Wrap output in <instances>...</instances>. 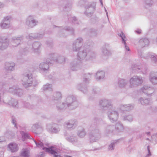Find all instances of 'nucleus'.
I'll use <instances>...</instances> for the list:
<instances>
[{
    "label": "nucleus",
    "instance_id": "obj_34",
    "mask_svg": "<svg viewBox=\"0 0 157 157\" xmlns=\"http://www.w3.org/2000/svg\"><path fill=\"white\" fill-rule=\"evenodd\" d=\"M21 157H29L30 151L27 149H23L20 153Z\"/></svg>",
    "mask_w": 157,
    "mask_h": 157
},
{
    "label": "nucleus",
    "instance_id": "obj_58",
    "mask_svg": "<svg viewBox=\"0 0 157 157\" xmlns=\"http://www.w3.org/2000/svg\"><path fill=\"white\" fill-rule=\"evenodd\" d=\"M12 122L13 124L14 125V127L16 128H17L16 119L14 117H12Z\"/></svg>",
    "mask_w": 157,
    "mask_h": 157
},
{
    "label": "nucleus",
    "instance_id": "obj_14",
    "mask_svg": "<svg viewBox=\"0 0 157 157\" xmlns=\"http://www.w3.org/2000/svg\"><path fill=\"white\" fill-rule=\"evenodd\" d=\"M10 43L9 39L5 36L0 37V50H4L6 49Z\"/></svg>",
    "mask_w": 157,
    "mask_h": 157
},
{
    "label": "nucleus",
    "instance_id": "obj_31",
    "mask_svg": "<svg viewBox=\"0 0 157 157\" xmlns=\"http://www.w3.org/2000/svg\"><path fill=\"white\" fill-rule=\"evenodd\" d=\"M118 35L119 36L121 37L122 43L124 44L125 48L126 50L128 51H130V49L129 47L127 46L126 45V40L124 39V38H125V36L124 34L122 32H121V33L118 34Z\"/></svg>",
    "mask_w": 157,
    "mask_h": 157
},
{
    "label": "nucleus",
    "instance_id": "obj_35",
    "mask_svg": "<svg viewBox=\"0 0 157 157\" xmlns=\"http://www.w3.org/2000/svg\"><path fill=\"white\" fill-rule=\"evenodd\" d=\"M149 78L150 81L154 84H157V76L153 75V72H151L149 75Z\"/></svg>",
    "mask_w": 157,
    "mask_h": 157
},
{
    "label": "nucleus",
    "instance_id": "obj_27",
    "mask_svg": "<svg viewBox=\"0 0 157 157\" xmlns=\"http://www.w3.org/2000/svg\"><path fill=\"white\" fill-rule=\"evenodd\" d=\"M44 35L38 34L36 33H30L26 36L27 39L33 40L36 39H40L43 37Z\"/></svg>",
    "mask_w": 157,
    "mask_h": 157
},
{
    "label": "nucleus",
    "instance_id": "obj_29",
    "mask_svg": "<svg viewBox=\"0 0 157 157\" xmlns=\"http://www.w3.org/2000/svg\"><path fill=\"white\" fill-rule=\"evenodd\" d=\"M22 138V140L23 141H24L27 139H32V138L30 135V134L26 132L23 131L20 132Z\"/></svg>",
    "mask_w": 157,
    "mask_h": 157
},
{
    "label": "nucleus",
    "instance_id": "obj_25",
    "mask_svg": "<svg viewBox=\"0 0 157 157\" xmlns=\"http://www.w3.org/2000/svg\"><path fill=\"white\" fill-rule=\"evenodd\" d=\"M149 43V41L147 38H143L140 39L138 42L140 47L143 48L147 46Z\"/></svg>",
    "mask_w": 157,
    "mask_h": 157
},
{
    "label": "nucleus",
    "instance_id": "obj_22",
    "mask_svg": "<svg viewBox=\"0 0 157 157\" xmlns=\"http://www.w3.org/2000/svg\"><path fill=\"white\" fill-rule=\"evenodd\" d=\"M109 48V46L108 44H105L103 45L101 48L102 56H107L111 55Z\"/></svg>",
    "mask_w": 157,
    "mask_h": 157
},
{
    "label": "nucleus",
    "instance_id": "obj_55",
    "mask_svg": "<svg viewBox=\"0 0 157 157\" xmlns=\"http://www.w3.org/2000/svg\"><path fill=\"white\" fill-rule=\"evenodd\" d=\"M81 85V84L78 85V89L81 90L83 93H86L87 91V90L86 87H85L84 88H83L82 87H80V86H82Z\"/></svg>",
    "mask_w": 157,
    "mask_h": 157
},
{
    "label": "nucleus",
    "instance_id": "obj_50",
    "mask_svg": "<svg viewBox=\"0 0 157 157\" xmlns=\"http://www.w3.org/2000/svg\"><path fill=\"white\" fill-rule=\"evenodd\" d=\"M11 18V17L10 16L5 17L2 20L1 22L10 25V20Z\"/></svg>",
    "mask_w": 157,
    "mask_h": 157
},
{
    "label": "nucleus",
    "instance_id": "obj_51",
    "mask_svg": "<svg viewBox=\"0 0 157 157\" xmlns=\"http://www.w3.org/2000/svg\"><path fill=\"white\" fill-rule=\"evenodd\" d=\"M0 26L2 29H7L10 27V25L1 22L0 23Z\"/></svg>",
    "mask_w": 157,
    "mask_h": 157
},
{
    "label": "nucleus",
    "instance_id": "obj_44",
    "mask_svg": "<svg viewBox=\"0 0 157 157\" xmlns=\"http://www.w3.org/2000/svg\"><path fill=\"white\" fill-rule=\"evenodd\" d=\"M86 134V132L84 128L78 130L77 132V135L81 138L84 137Z\"/></svg>",
    "mask_w": 157,
    "mask_h": 157
},
{
    "label": "nucleus",
    "instance_id": "obj_52",
    "mask_svg": "<svg viewBox=\"0 0 157 157\" xmlns=\"http://www.w3.org/2000/svg\"><path fill=\"white\" fill-rule=\"evenodd\" d=\"M52 84L47 83L46 85L44 86L43 89L44 90H51L52 89Z\"/></svg>",
    "mask_w": 157,
    "mask_h": 157
},
{
    "label": "nucleus",
    "instance_id": "obj_21",
    "mask_svg": "<svg viewBox=\"0 0 157 157\" xmlns=\"http://www.w3.org/2000/svg\"><path fill=\"white\" fill-rule=\"evenodd\" d=\"M86 11L85 13L86 15L90 16L95 10V6H93L92 4H89L86 7Z\"/></svg>",
    "mask_w": 157,
    "mask_h": 157
},
{
    "label": "nucleus",
    "instance_id": "obj_5",
    "mask_svg": "<svg viewBox=\"0 0 157 157\" xmlns=\"http://www.w3.org/2000/svg\"><path fill=\"white\" fill-rule=\"evenodd\" d=\"M98 105L102 110H107L113 108V105L111 100L105 98L100 99Z\"/></svg>",
    "mask_w": 157,
    "mask_h": 157
},
{
    "label": "nucleus",
    "instance_id": "obj_41",
    "mask_svg": "<svg viewBox=\"0 0 157 157\" xmlns=\"http://www.w3.org/2000/svg\"><path fill=\"white\" fill-rule=\"evenodd\" d=\"M139 101H140L141 104L145 105L150 104L151 102L150 99L146 98L144 99L143 98H140L139 100Z\"/></svg>",
    "mask_w": 157,
    "mask_h": 157
},
{
    "label": "nucleus",
    "instance_id": "obj_60",
    "mask_svg": "<svg viewBox=\"0 0 157 157\" xmlns=\"http://www.w3.org/2000/svg\"><path fill=\"white\" fill-rule=\"evenodd\" d=\"M86 1V0H81L79 2L78 5L80 6H81L82 5H84Z\"/></svg>",
    "mask_w": 157,
    "mask_h": 157
},
{
    "label": "nucleus",
    "instance_id": "obj_9",
    "mask_svg": "<svg viewBox=\"0 0 157 157\" xmlns=\"http://www.w3.org/2000/svg\"><path fill=\"white\" fill-rule=\"evenodd\" d=\"M41 44L38 42H34L30 49H28V47H26L24 49V51L25 52L26 51H31L32 52L39 54L40 52V48L41 47Z\"/></svg>",
    "mask_w": 157,
    "mask_h": 157
},
{
    "label": "nucleus",
    "instance_id": "obj_49",
    "mask_svg": "<svg viewBox=\"0 0 157 157\" xmlns=\"http://www.w3.org/2000/svg\"><path fill=\"white\" fill-rule=\"evenodd\" d=\"M15 94L18 96H21L23 94V91L21 89L19 88L18 86L16 88V90L15 91Z\"/></svg>",
    "mask_w": 157,
    "mask_h": 157
},
{
    "label": "nucleus",
    "instance_id": "obj_45",
    "mask_svg": "<svg viewBox=\"0 0 157 157\" xmlns=\"http://www.w3.org/2000/svg\"><path fill=\"white\" fill-rule=\"evenodd\" d=\"M40 127V126L38 124H34L32 127V131L33 132L37 134L38 132L37 131V130Z\"/></svg>",
    "mask_w": 157,
    "mask_h": 157
},
{
    "label": "nucleus",
    "instance_id": "obj_56",
    "mask_svg": "<svg viewBox=\"0 0 157 157\" xmlns=\"http://www.w3.org/2000/svg\"><path fill=\"white\" fill-rule=\"evenodd\" d=\"M131 68L133 71H134L135 72H139V70H140V68H139V67L137 66V65L134 64L132 65L131 67Z\"/></svg>",
    "mask_w": 157,
    "mask_h": 157
},
{
    "label": "nucleus",
    "instance_id": "obj_17",
    "mask_svg": "<svg viewBox=\"0 0 157 157\" xmlns=\"http://www.w3.org/2000/svg\"><path fill=\"white\" fill-rule=\"evenodd\" d=\"M49 58H51V61L63 64L65 61V58L63 56H59L56 58L55 57V55L54 54H51L49 55Z\"/></svg>",
    "mask_w": 157,
    "mask_h": 157
},
{
    "label": "nucleus",
    "instance_id": "obj_28",
    "mask_svg": "<svg viewBox=\"0 0 157 157\" xmlns=\"http://www.w3.org/2000/svg\"><path fill=\"white\" fill-rule=\"evenodd\" d=\"M128 82L127 80L122 79L119 78L117 84H118V86L121 88H124L127 84Z\"/></svg>",
    "mask_w": 157,
    "mask_h": 157
},
{
    "label": "nucleus",
    "instance_id": "obj_7",
    "mask_svg": "<svg viewBox=\"0 0 157 157\" xmlns=\"http://www.w3.org/2000/svg\"><path fill=\"white\" fill-rule=\"evenodd\" d=\"M130 87H132L140 85L143 82L142 77L140 76H134L129 80Z\"/></svg>",
    "mask_w": 157,
    "mask_h": 157
},
{
    "label": "nucleus",
    "instance_id": "obj_47",
    "mask_svg": "<svg viewBox=\"0 0 157 157\" xmlns=\"http://www.w3.org/2000/svg\"><path fill=\"white\" fill-rule=\"evenodd\" d=\"M144 6L146 8L151 6L152 4V0H144Z\"/></svg>",
    "mask_w": 157,
    "mask_h": 157
},
{
    "label": "nucleus",
    "instance_id": "obj_40",
    "mask_svg": "<svg viewBox=\"0 0 157 157\" xmlns=\"http://www.w3.org/2000/svg\"><path fill=\"white\" fill-rule=\"evenodd\" d=\"M48 131L52 133H57L60 131V129L59 127H52L51 128H48Z\"/></svg>",
    "mask_w": 157,
    "mask_h": 157
},
{
    "label": "nucleus",
    "instance_id": "obj_59",
    "mask_svg": "<svg viewBox=\"0 0 157 157\" xmlns=\"http://www.w3.org/2000/svg\"><path fill=\"white\" fill-rule=\"evenodd\" d=\"M25 106L26 107L29 109H33V105H30V103L28 102L26 103L25 104Z\"/></svg>",
    "mask_w": 157,
    "mask_h": 157
},
{
    "label": "nucleus",
    "instance_id": "obj_64",
    "mask_svg": "<svg viewBox=\"0 0 157 157\" xmlns=\"http://www.w3.org/2000/svg\"><path fill=\"white\" fill-rule=\"evenodd\" d=\"M147 151L148 152V153L147 155V156L148 157H149L151 155V154L150 151V147L149 146H148L147 147Z\"/></svg>",
    "mask_w": 157,
    "mask_h": 157
},
{
    "label": "nucleus",
    "instance_id": "obj_39",
    "mask_svg": "<svg viewBox=\"0 0 157 157\" xmlns=\"http://www.w3.org/2000/svg\"><path fill=\"white\" fill-rule=\"evenodd\" d=\"M118 140L112 141L109 145L108 150L109 151H112L114 149L115 146L117 144Z\"/></svg>",
    "mask_w": 157,
    "mask_h": 157
},
{
    "label": "nucleus",
    "instance_id": "obj_6",
    "mask_svg": "<svg viewBox=\"0 0 157 157\" xmlns=\"http://www.w3.org/2000/svg\"><path fill=\"white\" fill-rule=\"evenodd\" d=\"M101 138V134L98 127H96L90 134V142L93 143L98 140Z\"/></svg>",
    "mask_w": 157,
    "mask_h": 157
},
{
    "label": "nucleus",
    "instance_id": "obj_19",
    "mask_svg": "<svg viewBox=\"0 0 157 157\" xmlns=\"http://www.w3.org/2000/svg\"><path fill=\"white\" fill-rule=\"evenodd\" d=\"M23 40L22 36L19 37L14 36L12 38L11 44L13 46L17 47L22 42Z\"/></svg>",
    "mask_w": 157,
    "mask_h": 157
},
{
    "label": "nucleus",
    "instance_id": "obj_30",
    "mask_svg": "<svg viewBox=\"0 0 157 157\" xmlns=\"http://www.w3.org/2000/svg\"><path fill=\"white\" fill-rule=\"evenodd\" d=\"M9 150L12 152L17 151L18 149L17 145L15 143H10L8 146Z\"/></svg>",
    "mask_w": 157,
    "mask_h": 157
},
{
    "label": "nucleus",
    "instance_id": "obj_53",
    "mask_svg": "<svg viewBox=\"0 0 157 157\" xmlns=\"http://www.w3.org/2000/svg\"><path fill=\"white\" fill-rule=\"evenodd\" d=\"M4 85V83L3 82H0V104H2L3 102L1 100V95L2 94H3V90H2L3 86Z\"/></svg>",
    "mask_w": 157,
    "mask_h": 157
},
{
    "label": "nucleus",
    "instance_id": "obj_24",
    "mask_svg": "<svg viewBox=\"0 0 157 157\" xmlns=\"http://www.w3.org/2000/svg\"><path fill=\"white\" fill-rule=\"evenodd\" d=\"M62 98L61 93L59 92H55L53 95L52 100L54 102L57 103Z\"/></svg>",
    "mask_w": 157,
    "mask_h": 157
},
{
    "label": "nucleus",
    "instance_id": "obj_62",
    "mask_svg": "<svg viewBox=\"0 0 157 157\" xmlns=\"http://www.w3.org/2000/svg\"><path fill=\"white\" fill-rule=\"evenodd\" d=\"M32 85H33L34 86H35L38 84V82L36 80H33L32 82Z\"/></svg>",
    "mask_w": 157,
    "mask_h": 157
},
{
    "label": "nucleus",
    "instance_id": "obj_32",
    "mask_svg": "<svg viewBox=\"0 0 157 157\" xmlns=\"http://www.w3.org/2000/svg\"><path fill=\"white\" fill-rule=\"evenodd\" d=\"M116 131L118 132H122L124 130V127L121 122L117 123L114 126Z\"/></svg>",
    "mask_w": 157,
    "mask_h": 157
},
{
    "label": "nucleus",
    "instance_id": "obj_15",
    "mask_svg": "<svg viewBox=\"0 0 157 157\" xmlns=\"http://www.w3.org/2000/svg\"><path fill=\"white\" fill-rule=\"evenodd\" d=\"M77 124V122L75 120L71 119L65 122L63 125L68 129H73L76 127Z\"/></svg>",
    "mask_w": 157,
    "mask_h": 157
},
{
    "label": "nucleus",
    "instance_id": "obj_12",
    "mask_svg": "<svg viewBox=\"0 0 157 157\" xmlns=\"http://www.w3.org/2000/svg\"><path fill=\"white\" fill-rule=\"evenodd\" d=\"M38 21L36 20L34 18L33 16L30 15L28 17L26 20V24L29 27L31 28H33L36 25Z\"/></svg>",
    "mask_w": 157,
    "mask_h": 157
},
{
    "label": "nucleus",
    "instance_id": "obj_23",
    "mask_svg": "<svg viewBox=\"0 0 157 157\" xmlns=\"http://www.w3.org/2000/svg\"><path fill=\"white\" fill-rule=\"evenodd\" d=\"M15 64L13 62H6L5 64L4 68L9 71H13L15 69Z\"/></svg>",
    "mask_w": 157,
    "mask_h": 157
},
{
    "label": "nucleus",
    "instance_id": "obj_36",
    "mask_svg": "<svg viewBox=\"0 0 157 157\" xmlns=\"http://www.w3.org/2000/svg\"><path fill=\"white\" fill-rule=\"evenodd\" d=\"M71 68L73 71H76L79 69V65L77 61L75 60L72 62L71 64Z\"/></svg>",
    "mask_w": 157,
    "mask_h": 157
},
{
    "label": "nucleus",
    "instance_id": "obj_48",
    "mask_svg": "<svg viewBox=\"0 0 157 157\" xmlns=\"http://www.w3.org/2000/svg\"><path fill=\"white\" fill-rule=\"evenodd\" d=\"M133 117L132 115H126L124 117V121H127L129 122H131L133 121Z\"/></svg>",
    "mask_w": 157,
    "mask_h": 157
},
{
    "label": "nucleus",
    "instance_id": "obj_63",
    "mask_svg": "<svg viewBox=\"0 0 157 157\" xmlns=\"http://www.w3.org/2000/svg\"><path fill=\"white\" fill-rule=\"evenodd\" d=\"M147 151L148 152V153L147 155V156L148 157H149L151 155V154L150 151V147L149 146H148L147 147Z\"/></svg>",
    "mask_w": 157,
    "mask_h": 157
},
{
    "label": "nucleus",
    "instance_id": "obj_20",
    "mask_svg": "<svg viewBox=\"0 0 157 157\" xmlns=\"http://www.w3.org/2000/svg\"><path fill=\"white\" fill-rule=\"evenodd\" d=\"M64 136L66 140L69 142L75 143L78 141V139L76 136L73 135L69 136L66 131L64 132Z\"/></svg>",
    "mask_w": 157,
    "mask_h": 157
},
{
    "label": "nucleus",
    "instance_id": "obj_54",
    "mask_svg": "<svg viewBox=\"0 0 157 157\" xmlns=\"http://www.w3.org/2000/svg\"><path fill=\"white\" fill-rule=\"evenodd\" d=\"M16 88H17V86H13L12 87H10L9 88L8 91L10 93L15 94V91L16 90Z\"/></svg>",
    "mask_w": 157,
    "mask_h": 157
},
{
    "label": "nucleus",
    "instance_id": "obj_33",
    "mask_svg": "<svg viewBox=\"0 0 157 157\" xmlns=\"http://www.w3.org/2000/svg\"><path fill=\"white\" fill-rule=\"evenodd\" d=\"M105 75V72L102 71H98L96 74L95 78L97 80H99L103 79Z\"/></svg>",
    "mask_w": 157,
    "mask_h": 157
},
{
    "label": "nucleus",
    "instance_id": "obj_46",
    "mask_svg": "<svg viewBox=\"0 0 157 157\" xmlns=\"http://www.w3.org/2000/svg\"><path fill=\"white\" fill-rule=\"evenodd\" d=\"M92 75L91 73H87L85 74L83 76V82H85L86 83L88 82L90 80V78Z\"/></svg>",
    "mask_w": 157,
    "mask_h": 157
},
{
    "label": "nucleus",
    "instance_id": "obj_16",
    "mask_svg": "<svg viewBox=\"0 0 157 157\" xmlns=\"http://www.w3.org/2000/svg\"><path fill=\"white\" fill-rule=\"evenodd\" d=\"M52 63L51 61V58H47L46 62H42L39 65V67L41 71H48L49 68V64H51Z\"/></svg>",
    "mask_w": 157,
    "mask_h": 157
},
{
    "label": "nucleus",
    "instance_id": "obj_4",
    "mask_svg": "<svg viewBox=\"0 0 157 157\" xmlns=\"http://www.w3.org/2000/svg\"><path fill=\"white\" fill-rule=\"evenodd\" d=\"M22 84L25 88L32 85L33 78L32 74L27 72L23 74L21 76Z\"/></svg>",
    "mask_w": 157,
    "mask_h": 157
},
{
    "label": "nucleus",
    "instance_id": "obj_13",
    "mask_svg": "<svg viewBox=\"0 0 157 157\" xmlns=\"http://www.w3.org/2000/svg\"><path fill=\"white\" fill-rule=\"evenodd\" d=\"M140 91L148 96H150L154 92V90L152 86L148 85H145L141 89Z\"/></svg>",
    "mask_w": 157,
    "mask_h": 157
},
{
    "label": "nucleus",
    "instance_id": "obj_2",
    "mask_svg": "<svg viewBox=\"0 0 157 157\" xmlns=\"http://www.w3.org/2000/svg\"><path fill=\"white\" fill-rule=\"evenodd\" d=\"M33 140L35 142L36 147L38 148H42L46 152L51 154L53 156V157H62L59 155H58L57 152L54 150L53 147L51 146L49 147H44L43 143L40 141L36 140L34 139H33Z\"/></svg>",
    "mask_w": 157,
    "mask_h": 157
},
{
    "label": "nucleus",
    "instance_id": "obj_43",
    "mask_svg": "<svg viewBox=\"0 0 157 157\" xmlns=\"http://www.w3.org/2000/svg\"><path fill=\"white\" fill-rule=\"evenodd\" d=\"M148 55L152 62L155 63H157V55L155 54L151 53L149 54Z\"/></svg>",
    "mask_w": 157,
    "mask_h": 157
},
{
    "label": "nucleus",
    "instance_id": "obj_26",
    "mask_svg": "<svg viewBox=\"0 0 157 157\" xmlns=\"http://www.w3.org/2000/svg\"><path fill=\"white\" fill-rule=\"evenodd\" d=\"M116 130L114 126L113 125H108L105 129V133L106 136L109 134L113 133Z\"/></svg>",
    "mask_w": 157,
    "mask_h": 157
},
{
    "label": "nucleus",
    "instance_id": "obj_61",
    "mask_svg": "<svg viewBox=\"0 0 157 157\" xmlns=\"http://www.w3.org/2000/svg\"><path fill=\"white\" fill-rule=\"evenodd\" d=\"M45 156V153L44 152H42L39 153L37 155V157H44Z\"/></svg>",
    "mask_w": 157,
    "mask_h": 157
},
{
    "label": "nucleus",
    "instance_id": "obj_57",
    "mask_svg": "<svg viewBox=\"0 0 157 157\" xmlns=\"http://www.w3.org/2000/svg\"><path fill=\"white\" fill-rule=\"evenodd\" d=\"M100 90L99 88L95 87L93 89V93L94 94H99L100 93Z\"/></svg>",
    "mask_w": 157,
    "mask_h": 157
},
{
    "label": "nucleus",
    "instance_id": "obj_42",
    "mask_svg": "<svg viewBox=\"0 0 157 157\" xmlns=\"http://www.w3.org/2000/svg\"><path fill=\"white\" fill-rule=\"evenodd\" d=\"M88 34L91 37L96 36L98 34L97 30L94 28H91L89 30Z\"/></svg>",
    "mask_w": 157,
    "mask_h": 157
},
{
    "label": "nucleus",
    "instance_id": "obj_3",
    "mask_svg": "<svg viewBox=\"0 0 157 157\" xmlns=\"http://www.w3.org/2000/svg\"><path fill=\"white\" fill-rule=\"evenodd\" d=\"M65 104L69 110H73L78 106V102L76 98L73 95L67 96L65 101Z\"/></svg>",
    "mask_w": 157,
    "mask_h": 157
},
{
    "label": "nucleus",
    "instance_id": "obj_37",
    "mask_svg": "<svg viewBox=\"0 0 157 157\" xmlns=\"http://www.w3.org/2000/svg\"><path fill=\"white\" fill-rule=\"evenodd\" d=\"M133 108V105L131 104L122 105L121 106V108L123 111H129Z\"/></svg>",
    "mask_w": 157,
    "mask_h": 157
},
{
    "label": "nucleus",
    "instance_id": "obj_10",
    "mask_svg": "<svg viewBox=\"0 0 157 157\" xmlns=\"http://www.w3.org/2000/svg\"><path fill=\"white\" fill-rule=\"evenodd\" d=\"M107 115L110 121L112 122H114L117 121L118 118L119 114L117 111L115 110L109 111Z\"/></svg>",
    "mask_w": 157,
    "mask_h": 157
},
{
    "label": "nucleus",
    "instance_id": "obj_1",
    "mask_svg": "<svg viewBox=\"0 0 157 157\" xmlns=\"http://www.w3.org/2000/svg\"><path fill=\"white\" fill-rule=\"evenodd\" d=\"M77 56L78 59L80 60L84 59H86V60H89L95 56V54L93 51L84 48V49L79 51Z\"/></svg>",
    "mask_w": 157,
    "mask_h": 157
},
{
    "label": "nucleus",
    "instance_id": "obj_11",
    "mask_svg": "<svg viewBox=\"0 0 157 157\" xmlns=\"http://www.w3.org/2000/svg\"><path fill=\"white\" fill-rule=\"evenodd\" d=\"M83 43V40L81 37H79L73 43L72 49L74 51L77 52L80 50Z\"/></svg>",
    "mask_w": 157,
    "mask_h": 157
},
{
    "label": "nucleus",
    "instance_id": "obj_18",
    "mask_svg": "<svg viewBox=\"0 0 157 157\" xmlns=\"http://www.w3.org/2000/svg\"><path fill=\"white\" fill-rule=\"evenodd\" d=\"M3 102L8 104L13 107H17L18 106L17 101L16 99L10 97H8L6 100H3Z\"/></svg>",
    "mask_w": 157,
    "mask_h": 157
},
{
    "label": "nucleus",
    "instance_id": "obj_8",
    "mask_svg": "<svg viewBox=\"0 0 157 157\" xmlns=\"http://www.w3.org/2000/svg\"><path fill=\"white\" fill-rule=\"evenodd\" d=\"M55 27H57L59 29V35L61 37H66V34L67 32L71 33L73 34L74 32V29L71 27H66L64 28L62 27H57L54 26Z\"/></svg>",
    "mask_w": 157,
    "mask_h": 157
},
{
    "label": "nucleus",
    "instance_id": "obj_38",
    "mask_svg": "<svg viewBox=\"0 0 157 157\" xmlns=\"http://www.w3.org/2000/svg\"><path fill=\"white\" fill-rule=\"evenodd\" d=\"M65 102L62 103H59L57 104L56 107L57 109L59 111L63 110L66 109L68 108Z\"/></svg>",
    "mask_w": 157,
    "mask_h": 157
}]
</instances>
